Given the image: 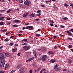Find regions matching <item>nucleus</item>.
<instances>
[{
	"instance_id": "f257e3e1",
	"label": "nucleus",
	"mask_w": 73,
	"mask_h": 73,
	"mask_svg": "<svg viewBox=\"0 0 73 73\" xmlns=\"http://www.w3.org/2000/svg\"><path fill=\"white\" fill-rule=\"evenodd\" d=\"M23 48L26 50H28V49H29L31 48V47L29 46H25L23 47Z\"/></svg>"
},
{
	"instance_id": "f03ea898",
	"label": "nucleus",
	"mask_w": 73,
	"mask_h": 73,
	"mask_svg": "<svg viewBox=\"0 0 73 73\" xmlns=\"http://www.w3.org/2000/svg\"><path fill=\"white\" fill-rule=\"evenodd\" d=\"M46 57H47L46 55H43L42 56V60L43 61H45L46 60Z\"/></svg>"
},
{
	"instance_id": "7ed1b4c3",
	"label": "nucleus",
	"mask_w": 73,
	"mask_h": 73,
	"mask_svg": "<svg viewBox=\"0 0 73 73\" xmlns=\"http://www.w3.org/2000/svg\"><path fill=\"white\" fill-rule=\"evenodd\" d=\"M24 3L25 5H27V6H29V5H30V4H31V2L29 1L26 0L24 2Z\"/></svg>"
},
{
	"instance_id": "20e7f679",
	"label": "nucleus",
	"mask_w": 73,
	"mask_h": 73,
	"mask_svg": "<svg viewBox=\"0 0 73 73\" xmlns=\"http://www.w3.org/2000/svg\"><path fill=\"white\" fill-rule=\"evenodd\" d=\"M26 29H29L30 30H32L33 29V27L32 26H28L26 27Z\"/></svg>"
},
{
	"instance_id": "39448f33",
	"label": "nucleus",
	"mask_w": 73,
	"mask_h": 73,
	"mask_svg": "<svg viewBox=\"0 0 73 73\" xmlns=\"http://www.w3.org/2000/svg\"><path fill=\"white\" fill-rule=\"evenodd\" d=\"M5 58L4 55L2 53H0V59L1 60H3Z\"/></svg>"
},
{
	"instance_id": "423d86ee",
	"label": "nucleus",
	"mask_w": 73,
	"mask_h": 73,
	"mask_svg": "<svg viewBox=\"0 0 73 73\" xmlns=\"http://www.w3.org/2000/svg\"><path fill=\"white\" fill-rule=\"evenodd\" d=\"M5 55L7 57H9L11 56V54H10L9 53H5Z\"/></svg>"
},
{
	"instance_id": "0eeeda50",
	"label": "nucleus",
	"mask_w": 73,
	"mask_h": 73,
	"mask_svg": "<svg viewBox=\"0 0 73 73\" xmlns=\"http://www.w3.org/2000/svg\"><path fill=\"white\" fill-rule=\"evenodd\" d=\"M56 62V60H55L54 59H52L50 61V63H54V62Z\"/></svg>"
},
{
	"instance_id": "6e6552de",
	"label": "nucleus",
	"mask_w": 73,
	"mask_h": 73,
	"mask_svg": "<svg viewBox=\"0 0 73 73\" xmlns=\"http://www.w3.org/2000/svg\"><path fill=\"white\" fill-rule=\"evenodd\" d=\"M65 32H66L67 33L69 36H72V33H70L69 31H66Z\"/></svg>"
},
{
	"instance_id": "1a4fd4ad",
	"label": "nucleus",
	"mask_w": 73,
	"mask_h": 73,
	"mask_svg": "<svg viewBox=\"0 0 73 73\" xmlns=\"http://www.w3.org/2000/svg\"><path fill=\"white\" fill-rule=\"evenodd\" d=\"M34 57H33V58H31L29 59L26 60V62H30V61H31V60H34Z\"/></svg>"
},
{
	"instance_id": "9d476101",
	"label": "nucleus",
	"mask_w": 73,
	"mask_h": 73,
	"mask_svg": "<svg viewBox=\"0 0 73 73\" xmlns=\"http://www.w3.org/2000/svg\"><path fill=\"white\" fill-rule=\"evenodd\" d=\"M61 70V68H57L55 69V70H56L57 72L58 71H60Z\"/></svg>"
},
{
	"instance_id": "9b49d317",
	"label": "nucleus",
	"mask_w": 73,
	"mask_h": 73,
	"mask_svg": "<svg viewBox=\"0 0 73 73\" xmlns=\"http://www.w3.org/2000/svg\"><path fill=\"white\" fill-rule=\"evenodd\" d=\"M48 53L49 54H54V52H53L52 51H49Z\"/></svg>"
},
{
	"instance_id": "f8f14e48",
	"label": "nucleus",
	"mask_w": 73,
	"mask_h": 73,
	"mask_svg": "<svg viewBox=\"0 0 73 73\" xmlns=\"http://www.w3.org/2000/svg\"><path fill=\"white\" fill-rule=\"evenodd\" d=\"M9 66V64H6L5 66V67L6 68H8V67Z\"/></svg>"
},
{
	"instance_id": "ddd939ff",
	"label": "nucleus",
	"mask_w": 73,
	"mask_h": 73,
	"mask_svg": "<svg viewBox=\"0 0 73 73\" xmlns=\"http://www.w3.org/2000/svg\"><path fill=\"white\" fill-rule=\"evenodd\" d=\"M5 17H1V18H0V20L2 21L3 20H4V19H5Z\"/></svg>"
},
{
	"instance_id": "4468645a",
	"label": "nucleus",
	"mask_w": 73,
	"mask_h": 73,
	"mask_svg": "<svg viewBox=\"0 0 73 73\" xmlns=\"http://www.w3.org/2000/svg\"><path fill=\"white\" fill-rule=\"evenodd\" d=\"M22 41H25V42H28V40L27 39H25L22 40Z\"/></svg>"
},
{
	"instance_id": "2eb2a0df",
	"label": "nucleus",
	"mask_w": 73,
	"mask_h": 73,
	"mask_svg": "<svg viewBox=\"0 0 73 73\" xmlns=\"http://www.w3.org/2000/svg\"><path fill=\"white\" fill-rule=\"evenodd\" d=\"M30 16H32L31 17H35V14H33V13L30 15Z\"/></svg>"
},
{
	"instance_id": "dca6fc26",
	"label": "nucleus",
	"mask_w": 73,
	"mask_h": 73,
	"mask_svg": "<svg viewBox=\"0 0 73 73\" xmlns=\"http://www.w3.org/2000/svg\"><path fill=\"white\" fill-rule=\"evenodd\" d=\"M14 22H18V23H20V21L19 20H15L14 21Z\"/></svg>"
},
{
	"instance_id": "f3484780",
	"label": "nucleus",
	"mask_w": 73,
	"mask_h": 73,
	"mask_svg": "<svg viewBox=\"0 0 73 73\" xmlns=\"http://www.w3.org/2000/svg\"><path fill=\"white\" fill-rule=\"evenodd\" d=\"M5 63V60H3V64H2L3 66H4V65Z\"/></svg>"
},
{
	"instance_id": "a211bd4d",
	"label": "nucleus",
	"mask_w": 73,
	"mask_h": 73,
	"mask_svg": "<svg viewBox=\"0 0 73 73\" xmlns=\"http://www.w3.org/2000/svg\"><path fill=\"white\" fill-rule=\"evenodd\" d=\"M68 61L69 63L70 64V63H71L72 62V61L71 60H70V59H69L68 60Z\"/></svg>"
},
{
	"instance_id": "6ab92c4d",
	"label": "nucleus",
	"mask_w": 73,
	"mask_h": 73,
	"mask_svg": "<svg viewBox=\"0 0 73 73\" xmlns=\"http://www.w3.org/2000/svg\"><path fill=\"white\" fill-rule=\"evenodd\" d=\"M1 31L2 32H7V31L6 29H5L4 30H1Z\"/></svg>"
},
{
	"instance_id": "aec40b11",
	"label": "nucleus",
	"mask_w": 73,
	"mask_h": 73,
	"mask_svg": "<svg viewBox=\"0 0 73 73\" xmlns=\"http://www.w3.org/2000/svg\"><path fill=\"white\" fill-rule=\"evenodd\" d=\"M64 5L65 6V7H68L69 6L68 5H67L66 3H65L64 4Z\"/></svg>"
},
{
	"instance_id": "412c9836",
	"label": "nucleus",
	"mask_w": 73,
	"mask_h": 73,
	"mask_svg": "<svg viewBox=\"0 0 73 73\" xmlns=\"http://www.w3.org/2000/svg\"><path fill=\"white\" fill-rule=\"evenodd\" d=\"M16 51V49H13V52H15Z\"/></svg>"
},
{
	"instance_id": "4be33fe9",
	"label": "nucleus",
	"mask_w": 73,
	"mask_h": 73,
	"mask_svg": "<svg viewBox=\"0 0 73 73\" xmlns=\"http://www.w3.org/2000/svg\"><path fill=\"white\" fill-rule=\"evenodd\" d=\"M50 22L51 23H52V24H54V22L53 20H50Z\"/></svg>"
},
{
	"instance_id": "5701e85b",
	"label": "nucleus",
	"mask_w": 73,
	"mask_h": 73,
	"mask_svg": "<svg viewBox=\"0 0 73 73\" xmlns=\"http://www.w3.org/2000/svg\"><path fill=\"white\" fill-rule=\"evenodd\" d=\"M8 40V38H6L4 40V41L5 42H7Z\"/></svg>"
},
{
	"instance_id": "b1692460",
	"label": "nucleus",
	"mask_w": 73,
	"mask_h": 73,
	"mask_svg": "<svg viewBox=\"0 0 73 73\" xmlns=\"http://www.w3.org/2000/svg\"><path fill=\"white\" fill-rule=\"evenodd\" d=\"M40 36V35L39 34H37L36 35V36H37V37H39Z\"/></svg>"
},
{
	"instance_id": "393cba45",
	"label": "nucleus",
	"mask_w": 73,
	"mask_h": 73,
	"mask_svg": "<svg viewBox=\"0 0 73 73\" xmlns=\"http://www.w3.org/2000/svg\"><path fill=\"white\" fill-rule=\"evenodd\" d=\"M69 31H70V32H73V29H71Z\"/></svg>"
},
{
	"instance_id": "a878e982",
	"label": "nucleus",
	"mask_w": 73,
	"mask_h": 73,
	"mask_svg": "<svg viewBox=\"0 0 73 73\" xmlns=\"http://www.w3.org/2000/svg\"><path fill=\"white\" fill-rule=\"evenodd\" d=\"M9 33H10V32H8L7 33H6V36H8V35H9Z\"/></svg>"
},
{
	"instance_id": "bb28decb",
	"label": "nucleus",
	"mask_w": 73,
	"mask_h": 73,
	"mask_svg": "<svg viewBox=\"0 0 73 73\" xmlns=\"http://www.w3.org/2000/svg\"><path fill=\"white\" fill-rule=\"evenodd\" d=\"M63 19L64 20H67L68 18L66 17H64V18H63Z\"/></svg>"
},
{
	"instance_id": "cd10ccee",
	"label": "nucleus",
	"mask_w": 73,
	"mask_h": 73,
	"mask_svg": "<svg viewBox=\"0 0 73 73\" xmlns=\"http://www.w3.org/2000/svg\"><path fill=\"white\" fill-rule=\"evenodd\" d=\"M0 25H4V23H3V22H1L0 23Z\"/></svg>"
},
{
	"instance_id": "c85d7f7f",
	"label": "nucleus",
	"mask_w": 73,
	"mask_h": 73,
	"mask_svg": "<svg viewBox=\"0 0 73 73\" xmlns=\"http://www.w3.org/2000/svg\"><path fill=\"white\" fill-rule=\"evenodd\" d=\"M13 45V44L12 42L10 43V45H11V46H12Z\"/></svg>"
},
{
	"instance_id": "c756f323",
	"label": "nucleus",
	"mask_w": 73,
	"mask_h": 73,
	"mask_svg": "<svg viewBox=\"0 0 73 73\" xmlns=\"http://www.w3.org/2000/svg\"><path fill=\"white\" fill-rule=\"evenodd\" d=\"M57 67V64H56L55 66L54 67V69H56Z\"/></svg>"
},
{
	"instance_id": "7c9ffc66",
	"label": "nucleus",
	"mask_w": 73,
	"mask_h": 73,
	"mask_svg": "<svg viewBox=\"0 0 73 73\" xmlns=\"http://www.w3.org/2000/svg\"><path fill=\"white\" fill-rule=\"evenodd\" d=\"M12 27H14L15 28L16 27H17V25H13Z\"/></svg>"
},
{
	"instance_id": "2f4dec72",
	"label": "nucleus",
	"mask_w": 73,
	"mask_h": 73,
	"mask_svg": "<svg viewBox=\"0 0 73 73\" xmlns=\"http://www.w3.org/2000/svg\"><path fill=\"white\" fill-rule=\"evenodd\" d=\"M60 28H64V26L63 25L60 26Z\"/></svg>"
},
{
	"instance_id": "473e14b6",
	"label": "nucleus",
	"mask_w": 73,
	"mask_h": 73,
	"mask_svg": "<svg viewBox=\"0 0 73 73\" xmlns=\"http://www.w3.org/2000/svg\"><path fill=\"white\" fill-rule=\"evenodd\" d=\"M24 72H25V71H24V70H23L22 71H21L20 72V73H24Z\"/></svg>"
},
{
	"instance_id": "72a5a7b5",
	"label": "nucleus",
	"mask_w": 73,
	"mask_h": 73,
	"mask_svg": "<svg viewBox=\"0 0 73 73\" xmlns=\"http://www.w3.org/2000/svg\"><path fill=\"white\" fill-rule=\"evenodd\" d=\"M11 11V9H10L8 11H7V13H9V12H10Z\"/></svg>"
},
{
	"instance_id": "f704fd0d",
	"label": "nucleus",
	"mask_w": 73,
	"mask_h": 73,
	"mask_svg": "<svg viewBox=\"0 0 73 73\" xmlns=\"http://www.w3.org/2000/svg\"><path fill=\"white\" fill-rule=\"evenodd\" d=\"M68 39H69V40H71V41L72 40V38H68Z\"/></svg>"
},
{
	"instance_id": "c9c22d12",
	"label": "nucleus",
	"mask_w": 73,
	"mask_h": 73,
	"mask_svg": "<svg viewBox=\"0 0 73 73\" xmlns=\"http://www.w3.org/2000/svg\"><path fill=\"white\" fill-rule=\"evenodd\" d=\"M40 15H41V13H39V14H38L37 15V16H40Z\"/></svg>"
},
{
	"instance_id": "e433bc0d",
	"label": "nucleus",
	"mask_w": 73,
	"mask_h": 73,
	"mask_svg": "<svg viewBox=\"0 0 73 73\" xmlns=\"http://www.w3.org/2000/svg\"><path fill=\"white\" fill-rule=\"evenodd\" d=\"M68 48H72V46L71 45H69L68 46Z\"/></svg>"
},
{
	"instance_id": "4c0bfd02",
	"label": "nucleus",
	"mask_w": 73,
	"mask_h": 73,
	"mask_svg": "<svg viewBox=\"0 0 73 73\" xmlns=\"http://www.w3.org/2000/svg\"><path fill=\"white\" fill-rule=\"evenodd\" d=\"M21 65L20 64L18 66H17V69H19V68H20V67Z\"/></svg>"
},
{
	"instance_id": "58836bf2",
	"label": "nucleus",
	"mask_w": 73,
	"mask_h": 73,
	"mask_svg": "<svg viewBox=\"0 0 73 73\" xmlns=\"http://www.w3.org/2000/svg\"><path fill=\"white\" fill-rule=\"evenodd\" d=\"M35 20L36 21H38L39 20H40V19H35Z\"/></svg>"
},
{
	"instance_id": "ea45409f",
	"label": "nucleus",
	"mask_w": 73,
	"mask_h": 73,
	"mask_svg": "<svg viewBox=\"0 0 73 73\" xmlns=\"http://www.w3.org/2000/svg\"><path fill=\"white\" fill-rule=\"evenodd\" d=\"M3 62H2V60H0V64H2Z\"/></svg>"
},
{
	"instance_id": "a19ab883",
	"label": "nucleus",
	"mask_w": 73,
	"mask_h": 73,
	"mask_svg": "<svg viewBox=\"0 0 73 73\" xmlns=\"http://www.w3.org/2000/svg\"><path fill=\"white\" fill-rule=\"evenodd\" d=\"M23 69H24V68H23V67H21V68H20V70H23Z\"/></svg>"
},
{
	"instance_id": "79ce46f5",
	"label": "nucleus",
	"mask_w": 73,
	"mask_h": 73,
	"mask_svg": "<svg viewBox=\"0 0 73 73\" xmlns=\"http://www.w3.org/2000/svg\"><path fill=\"white\" fill-rule=\"evenodd\" d=\"M53 37L54 38H57V36L54 35L53 36Z\"/></svg>"
},
{
	"instance_id": "37998d69",
	"label": "nucleus",
	"mask_w": 73,
	"mask_h": 73,
	"mask_svg": "<svg viewBox=\"0 0 73 73\" xmlns=\"http://www.w3.org/2000/svg\"><path fill=\"white\" fill-rule=\"evenodd\" d=\"M25 14V15L27 17V16H28V15H29V13H26V14Z\"/></svg>"
},
{
	"instance_id": "c03bdc74",
	"label": "nucleus",
	"mask_w": 73,
	"mask_h": 73,
	"mask_svg": "<svg viewBox=\"0 0 73 73\" xmlns=\"http://www.w3.org/2000/svg\"><path fill=\"white\" fill-rule=\"evenodd\" d=\"M19 2L20 3H23V1L22 0H19Z\"/></svg>"
},
{
	"instance_id": "a18cd8bd",
	"label": "nucleus",
	"mask_w": 73,
	"mask_h": 73,
	"mask_svg": "<svg viewBox=\"0 0 73 73\" xmlns=\"http://www.w3.org/2000/svg\"><path fill=\"white\" fill-rule=\"evenodd\" d=\"M41 6L42 7H43V8L45 7V5H42Z\"/></svg>"
},
{
	"instance_id": "49530a36",
	"label": "nucleus",
	"mask_w": 73,
	"mask_h": 73,
	"mask_svg": "<svg viewBox=\"0 0 73 73\" xmlns=\"http://www.w3.org/2000/svg\"><path fill=\"white\" fill-rule=\"evenodd\" d=\"M50 1H46V3H49Z\"/></svg>"
},
{
	"instance_id": "de8ad7c7",
	"label": "nucleus",
	"mask_w": 73,
	"mask_h": 73,
	"mask_svg": "<svg viewBox=\"0 0 73 73\" xmlns=\"http://www.w3.org/2000/svg\"><path fill=\"white\" fill-rule=\"evenodd\" d=\"M50 26H53V24L52 23H50Z\"/></svg>"
},
{
	"instance_id": "09e8293b",
	"label": "nucleus",
	"mask_w": 73,
	"mask_h": 73,
	"mask_svg": "<svg viewBox=\"0 0 73 73\" xmlns=\"http://www.w3.org/2000/svg\"><path fill=\"white\" fill-rule=\"evenodd\" d=\"M17 35H18V36H22V34H18Z\"/></svg>"
},
{
	"instance_id": "8fccbe9b",
	"label": "nucleus",
	"mask_w": 73,
	"mask_h": 73,
	"mask_svg": "<svg viewBox=\"0 0 73 73\" xmlns=\"http://www.w3.org/2000/svg\"><path fill=\"white\" fill-rule=\"evenodd\" d=\"M11 20V18H9L7 19V20Z\"/></svg>"
},
{
	"instance_id": "3c124183",
	"label": "nucleus",
	"mask_w": 73,
	"mask_h": 73,
	"mask_svg": "<svg viewBox=\"0 0 73 73\" xmlns=\"http://www.w3.org/2000/svg\"><path fill=\"white\" fill-rule=\"evenodd\" d=\"M41 12L40 10H38L37 12V13H40Z\"/></svg>"
},
{
	"instance_id": "603ef678",
	"label": "nucleus",
	"mask_w": 73,
	"mask_h": 73,
	"mask_svg": "<svg viewBox=\"0 0 73 73\" xmlns=\"http://www.w3.org/2000/svg\"><path fill=\"white\" fill-rule=\"evenodd\" d=\"M10 24H11V23L10 22H9L7 23V25H10Z\"/></svg>"
},
{
	"instance_id": "864d4df0",
	"label": "nucleus",
	"mask_w": 73,
	"mask_h": 73,
	"mask_svg": "<svg viewBox=\"0 0 73 73\" xmlns=\"http://www.w3.org/2000/svg\"><path fill=\"white\" fill-rule=\"evenodd\" d=\"M40 70V69L38 68L36 70H37V72H38L39 71V70Z\"/></svg>"
},
{
	"instance_id": "5fc2aeb1",
	"label": "nucleus",
	"mask_w": 73,
	"mask_h": 73,
	"mask_svg": "<svg viewBox=\"0 0 73 73\" xmlns=\"http://www.w3.org/2000/svg\"><path fill=\"white\" fill-rule=\"evenodd\" d=\"M32 70H30L29 72L30 73H32Z\"/></svg>"
},
{
	"instance_id": "6e6d98bb",
	"label": "nucleus",
	"mask_w": 73,
	"mask_h": 73,
	"mask_svg": "<svg viewBox=\"0 0 73 73\" xmlns=\"http://www.w3.org/2000/svg\"><path fill=\"white\" fill-rule=\"evenodd\" d=\"M28 24H29V23H25V25H28Z\"/></svg>"
},
{
	"instance_id": "4d7b16f0",
	"label": "nucleus",
	"mask_w": 73,
	"mask_h": 73,
	"mask_svg": "<svg viewBox=\"0 0 73 73\" xmlns=\"http://www.w3.org/2000/svg\"><path fill=\"white\" fill-rule=\"evenodd\" d=\"M27 45V43H24L23 44H22V45Z\"/></svg>"
},
{
	"instance_id": "13d9d810",
	"label": "nucleus",
	"mask_w": 73,
	"mask_h": 73,
	"mask_svg": "<svg viewBox=\"0 0 73 73\" xmlns=\"http://www.w3.org/2000/svg\"><path fill=\"white\" fill-rule=\"evenodd\" d=\"M15 71L14 70H12L11 72V73H13V72H15Z\"/></svg>"
},
{
	"instance_id": "bf43d9fd",
	"label": "nucleus",
	"mask_w": 73,
	"mask_h": 73,
	"mask_svg": "<svg viewBox=\"0 0 73 73\" xmlns=\"http://www.w3.org/2000/svg\"><path fill=\"white\" fill-rule=\"evenodd\" d=\"M14 38V36H11L10 37L11 38Z\"/></svg>"
},
{
	"instance_id": "052dcab7",
	"label": "nucleus",
	"mask_w": 73,
	"mask_h": 73,
	"mask_svg": "<svg viewBox=\"0 0 73 73\" xmlns=\"http://www.w3.org/2000/svg\"><path fill=\"white\" fill-rule=\"evenodd\" d=\"M35 58H37V55H36V54H35Z\"/></svg>"
},
{
	"instance_id": "680f3d73",
	"label": "nucleus",
	"mask_w": 73,
	"mask_h": 73,
	"mask_svg": "<svg viewBox=\"0 0 73 73\" xmlns=\"http://www.w3.org/2000/svg\"><path fill=\"white\" fill-rule=\"evenodd\" d=\"M23 17H27V16H26V15H25V14H24V15H23Z\"/></svg>"
},
{
	"instance_id": "e2e57ef3",
	"label": "nucleus",
	"mask_w": 73,
	"mask_h": 73,
	"mask_svg": "<svg viewBox=\"0 0 73 73\" xmlns=\"http://www.w3.org/2000/svg\"><path fill=\"white\" fill-rule=\"evenodd\" d=\"M20 33H23V31H20Z\"/></svg>"
},
{
	"instance_id": "0e129e2a",
	"label": "nucleus",
	"mask_w": 73,
	"mask_h": 73,
	"mask_svg": "<svg viewBox=\"0 0 73 73\" xmlns=\"http://www.w3.org/2000/svg\"><path fill=\"white\" fill-rule=\"evenodd\" d=\"M17 55L18 56H20V53H18L17 54Z\"/></svg>"
},
{
	"instance_id": "69168bd1",
	"label": "nucleus",
	"mask_w": 73,
	"mask_h": 73,
	"mask_svg": "<svg viewBox=\"0 0 73 73\" xmlns=\"http://www.w3.org/2000/svg\"><path fill=\"white\" fill-rule=\"evenodd\" d=\"M58 27V26H57V25H55V27H56V28H57Z\"/></svg>"
},
{
	"instance_id": "338daca9",
	"label": "nucleus",
	"mask_w": 73,
	"mask_h": 73,
	"mask_svg": "<svg viewBox=\"0 0 73 73\" xmlns=\"http://www.w3.org/2000/svg\"><path fill=\"white\" fill-rule=\"evenodd\" d=\"M54 49H57V47L56 46H55L54 47Z\"/></svg>"
},
{
	"instance_id": "774afa93",
	"label": "nucleus",
	"mask_w": 73,
	"mask_h": 73,
	"mask_svg": "<svg viewBox=\"0 0 73 73\" xmlns=\"http://www.w3.org/2000/svg\"><path fill=\"white\" fill-rule=\"evenodd\" d=\"M33 65H36V63L35 62H34L33 63Z\"/></svg>"
}]
</instances>
